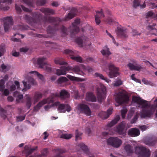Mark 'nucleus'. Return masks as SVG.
Returning <instances> with one entry per match:
<instances>
[{
    "label": "nucleus",
    "mask_w": 157,
    "mask_h": 157,
    "mask_svg": "<svg viewBox=\"0 0 157 157\" xmlns=\"http://www.w3.org/2000/svg\"><path fill=\"white\" fill-rule=\"evenodd\" d=\"M132 100L141 106L142 110L140 114L141 118L151 117L153 112L152 109L150 108V105L147 103L148 101L136 96L133 97Z\"/></svg>",
    "instance_id": "obj_1"
},
{
    "label": "nucleus",
    "mask_w": 157,
    "mask_h": 157,
    "mask_svg": "<svg viewBox=\"0 0 157 157\" xmlns=\"http://www.w3.org/2000/svg\"><path fill=\"white\" fill-rule=\"evenodd\" d=\"M62 21L61 19L58 17H47L46 16H44L42 19V22L44 24L47 23H53L52 25H49L47 29V33L50 34H53L56 31L59 29V24Z\"/></svg>",
    "instance_id": "obj_2"
},
{
    "label": "nucleus",
    "mask_w": 157,
    "mask_h": 157,
    "mask_svg": "<svg viewBox=\"0 0 157 157\" xmlns=\"http://www.w3.org/2000/svg\"><path fill=\"white\" fill-rule=\"evenodd\" d=\"M21 6L23 11L31 13V17L28 15L25 16V19L28 23L31 24L32 23H37L40 22L42 17L41 13L37 12H31L29 9L24 7L23 5H21Z\"/></svg>",
    "instance_id": "obj_3"
},
{
    "label": "nucleus",
    "mask_w": 157,
    "mask_h": 157,
    "mask_svg": "<svg viewBox=\"0 0 157 157\" xmlns=\"http://www.w3.org/2000/svg\"><path fill=\"white\" fill-rule=\"evenodd\" d=\"M135 153L138 155V157H150L151 152L150 150L143 146H136L135 149Z\"/></svg>",
    "instance_id": "obj_4"
},
{
    "label": "nucleus",
    "mask_w": 157,
    "mask_h": 157,
    "mask_svg": "<svg viewBox=\"0 0 157 157\" xmlns=\"http://www.w3.org/2000/svg\"><path fill=\"white\" fill-rule=\"evenodd\" d=\"M69 93L65 90H62L60 92L59 94L58 93L52 94L49 97L50 100L53 101V103L57 98L59 97L61 99L64 100L70 97Z\"/></svg>",
    "instance_id": "obj_5"
},
{
    "label": "nucleus",
    "mask_w": 157,
    "mask_h": 157,
    "mask_svg": "<svg viewBox=\"0 0 157 157\" xmlns=\"http://www.w3.org/2000/svg\"><path fill=\"white\" fill-rule=\"evenodd\" d=\"M115 100L118 105L127 103L129 100L128 95L122 92H119L115 95Z\"/></svg>",
    "instance_id": "obj_6"
},
{
    "label": "nucleus",
    "mask_w": 157,
    "mask_h": 157,
    "mask_svg": "<svg viewBox=\"0 0 157 157\" xmlns=\"http://www.w3.org/2000/svg\"><path fill=\"white\" fill-rule=\"evenodd\" d=\"M106 93V87L104 85L100 83L99 86L97 88V96L99 102H101L105 98Z\"/></svg>",
    "instance_id": "obj_7"
},
{
    "label": "nucleus",
    "mask_w": 157,
    "mask_h": 157,
    "mask_svg": "<svg viewBox=\"0 0 157 157\" xmlns=\"http://www.w3.org/2000/svg\"><path fill=\"white\" fill-rule=\"evenodd\" d=\"M45 59L44 57L39 58L37 60V64L40 68H43L48 72H50L52 68L49 64L45 62Z\"/></svg>",
    "instance_id": "obj_8"
},
{
    "label": "nucleus",
    "mask_w": 157,
    "mask_h": 157,
    "mask_svg": "<svg viewBox=\"0 0 157 157\" xmlns=\"http://www.w3.org/2000/svg\"><path fill=\"white\" fill-rule=\"evenodd\" d=\"M108 66L109 71L108 75L110 78L116 77L119 75V69L115 66L113 63H109Z\"/></svg>",
    "instance_id": "obj_9"
},
{
    "label": "nucleus",
    "mask_w": 157,
    "mask_h": 157,
    "mask_svg": "<svg viewBox=\"0 0 157 157\" xmlns=\"http://www.w3.org/2000/svg\"><path fill=\"white\" fill-rule=\"evenodd\" d=\"M4 30L5 32L9 31L13 24V21L12 17H7L3 18Z\"/></svg>",
    "instance_id": "obj_10"
},
{
    "label": "nucleus",
    "mask_w": 157,
    "mask_h": 157,
    "mask_svg": "<svg viewBox=\"0 0 157 157\" xmlns=\"http://www.w3.org/2000/svg\"><path fill=\"white\" fill-rule=\"evenodd\" d=\"M64 52L71 56V58L72 59L80 63L82 62V58L81 57L75 56L77 55L78 52L77 51H73L70 50L66 49L64 51Z\"/></svg>",
    "instance_id": "obj_11"
},
{
    "label": "nucleus",
    "mask_w": 157,
    "mask_h": 157,
    "mask_svg": "<svg viewBox=\"0 0 157 157\" xmlns=\"http://www.w3.org/2000/svg\"><path fill=\"white\" fill-rule=\"evenodd\" d=\"M80 23V20L78 19H75L72 24V26H70L68 29H70V32L72 37L77 33L79 31V28L77 26Z\"/></svg>",
    "instance_id": "obj_12"
},
{
    "label": "nucleus",
    "mask_w": 157,
    "mask_h": 157,
    "mask_svg": "<svg viewBox=\"0 0 157 157\" xmlns=\"http://www.w3.org/2000/svg\"><path fill=\"white\" fill-rule=\"evenodd\" d=\"M108 144L115 147H119L122 143V140L117 137H111L107 140Z\"/></svg>",
    "instance_id": "obj_13"
},
{
    "label": "nucleus",
    "mask_w": 157,
    "mask_h": 157,
    "mask_svg": "<svg viewBox=\"0 0 157 157\" xmlns=\"http://www.w3.org/2000/svg\"><path fill=\"white\" fill-rule=\"evenodd\" d=\"M78 109L81 113H84L87 116H90L91 115V110L88 105L82 103L78 105Z\"/></svg>",
    "instance_id": "obj_14"
},
{
    "label": "nucleus",
    "mask_w": 157,
    "mask_h": 157,
    "mask_svg": "<svg viewBox=\"0 0 157 157\" xmlns=\"http://www.w3.org/2000/svg\"><path fill=\"white\" fill-rule=\"evenodd\" d=\"M22 82L24 88L22 90V91L25 92L30 88L31 85L35 84V80L32 77H29L27 81L25 82V81H23Z\"/></svg>",
    "instance_id": "obj_15"
},
{
    "label": "nucleus",
    "mask_w": 157,
    "mask_h": 157,
    "mask_svg": "<svg viewBox=\"0 0 157 157\" xmlns=\"http://www.w3.org/2000/svg\"><path fill=\"white\" fill-rule=\"evenodd\" d=\"M131 62L132 63H129L127 65V66L130 70L139 71L143 69L142 67L137 63L135 60L132 59L131 60Z\"/></svg>",
    "instance_id": "obj_16"
},
{
    "label": "nucleus",
    "mask_w": 157,
    "mask_h": 157,
    "mask_svg": "<svg viewBox=\"0 0 157 157\" xmlns=\"http://www.w3.org/2000/svg\"><path fill=\"white\" fill-rule=\"evenodd\" d=\"M49 97L47 99H45L40 101L34 108L33 110L35 112L39 111L41 107L46 103L50 104L53 103V101L50 100Z\"/></svg>",
    "instance_id": "obj_17"
},
{
    "label": "nucleus",
    "mask_w": 157,
    "mask_h": 157,
    "mask_svg": "<svg viewBox=\"0 0 157 157\" xmlns=\"http://www.w3.org/2000/svg\"><path fill=\"white\" fill-rule=\"evenodd\" d=\"M125 124L123 122L119 124L117 127V132L120 135L125 136L126 135V131L125 130Z\"/></svg>",
    "instance_id": "obj_18"
},
{
    "label": "nucleus",
    "mask_w": 157,
    "mask_h": 157,
    "mask_svg": "<svg viewBox=\"0 0 157 157\" xmlns=\"http://www.w3.org/2000/svg\"><path fill=\"white\" fill-rule=\"evenodd\" d=\"M113 109L111 108L109 109L107 112L101 111L98 114L99 117L102 119H105L107 118L112 113Z\"/></svg>",
    "instance_id": "obj_19"
},
{
    "label": "nucleus",
    "mask_w": 157,
    "mask_h": 157,
    "mask_svg": "<svg viewBox=\"0 0 157 157\" xmlns=\"http://www.w3.org/2000/svg\"><path fill=\"white\" fill-rule=\"evenodd\" d=\"M139 130L136 128H130L128 131V135L132 137H136L138 136L140 134Z\"/></svg>",
    "instance_id": "obj_20"
},
{
    "label": "nucleus",
    "mask_w": 157,
    "mask_h": 157,
    "mask_svg": "<svg viewBox=\"0 0 157 157\" xmlns=\"http://www.w3.org/2000/svg\"><path fill=\"white\" fill-rule=\"evenodd\" d=\"M67 71H68L67 67L62 66L60 69H56V74L58 76L66 75Z\"/></svg>",
    "instance_id": "obj_21"
},
{
    "label": "nucleus",
    "mask_w": 157,
    "mask_h": 157,
    "mask_svg": "<svg viewBox=\"0 0 157 157\" xmlns=\"http://www.w3.org/2000/svg\"><path fill=\"white\" fill-rule=\"evenodd\" d=\"M86 99L87 101L95 102L97 101L96 96L91 92H88L86 93Z\"/></svg>",
    "instance_id": "obj_22"
},
{
    "label": "nucleus",
    "mask_w": 157,
    "mask_h": 157,
    "mask_svg": "<svg viewBox=\"0 0 157 157\" xmlns=\"http://www.w3.org/2000/svg\"><path fill=\"white\" fill-rule=\"evenodd\" d=\"M77 11V10L76 8H72L68 15L66 16L65 18V20L67 21L75 17L76 15Z\"/></svg>",
    "instance_id": "obj_23"
},
{
    "label": "nucleus",
    "mask_w": 157,
    "mask_h": 157,
    "mask_svg": "<svg viewBox=\"0 0 157 157\" xmlns=\"http://www.w3.org/2000/svg\"><path fill=\"white\" fill-rule=\"evenodd\" d=\"M117 35L122 38H126L128 36L127 34V31L125 29L122 28L118 27Z\"/></svg>",
    "instance_id": "obj_24"
},
{
    "label": "nucleus",
    "mask_w": 157,
    "mask_h": 157,
    "mask_svg": "<svg viewBox=\"0 0 157 157\" xmlns=\"http://www.w3.org/2000/svg\"><path fill=\"white\" fill-rule=\"evenodd\" d=\"M40 11L45 14H54L55 11L53 9L49 8H42L40 9Z\"/></svg>",
    "instance_id": "obj_25"
},
{
    "label": "nucleus",
    "mask_w": 157,
    "mask_h": 157,
    "mask_svg": "<svg viewBox=\"0 0 157 157\" xmlns=\"http://www.w3.org/2000/svg\"><path fill=\"white\" fill-rule=\"evenodd\" d=\"M55 105L58 106V110L60 113H65L66 112L65 104H60L59 102H56Z\"/></svg>",
    "instance_id": "obj_26"
},
{
    "label": "nucleus",
    "mask_w": 157,
    "mask_h": 157,
    "mask_svg": "<svg viewBox=\"0 0 157 157\" xmlns=\"http://www.w3.org/2000/svg\"><path fill=\"white\" fill-rule=\"evenodd\" d=\"M101 52L103 56L106 57H108L111 54L109 48L106 46L104 48V49L101 51Z\"/></svg>",
    "instance_id": "obj_27"
},
{
    "label": "nucleus",
    "mask_w": 157,
    "mask_h": 157,
    "mask_svg": "<svg viewBox=\"0 0 157 157\" xmlns=\"http://www.w3.org/2000/svg\"><path fill=\"white\" fill-rule=\"evenodd\" d=\"M28 27L22 25H17L13 27V29L15 30L22 31L27 29Z\"/></svg>",
    "instance_id": "obj_28"
},
{
    "label": "nucleus",
    "mask_w": 157,
    "mask_h": 157,
    "mask_svg": "<svg viewBox=\"0 0 157 157\" xmlns=\"http://www.w3.org/2000/svg\"><path fill=\"white\" fill-rule=\"evenodd\" d=\"M124 149L128 155H130L133 153V147L130 144H127L124 146Z\"/></svg>",
    "instance_id": "obj_29"
},
{
    "label": "nucleus",
    "mask_w": 157,
    "mask_h": 157,
    "mask_svg": "<svg viewBox=\"0 0 157 157\" xmlns=\"http://www.w3.org/2000/svg\"><path fill=\"white\" fill-rule=\"evenodd\" d=\"M77 146L80 147L86 154H88L89 153V149L87 146L83 143H80L78 144Z\"/></svg>",
    "instance_id": "obj_30"
},
{
    "label": "nucleus",
    "mask_w": 157,
    "mask_h": 157,
    "mask_svg": "<svg viewBox=\"0 0 157 157\" xmlns=\"http://www.w3.org/2000/svg\"><path fill=\"white\" fill-rule=\"evenodd\" d=\"M68 71H71L77 74H79L80 70L79 67L78 66L75 67L67 66Z\"/></svg>",
    "instance_id": "obj_31"
},
{
    "label": "nucleus",
    "mask_w": 157,
    "mask_h": 157,
    "mask_svg": "<svg viewBox=\"0 0 157 157\" xmlns=\"http://www.w3.org/2000/svg\"><path fill=\"white\" fill-rule=\"evenodd\" d=\"M120 117L119 116H117L113 120L110 122L108 124V127H111L113 126L117 123L118 121L120 120Z\"/></svg>",
    "instance_id": "obj_32"
},
{
    "label": "nucleus",
    "mask_w": 157,
    "mask_h": 157,
    "mask_svg": "<svg viewBox=\"0 0 157 157\" xmlns=\"http://www.w3.org/2000/svg\"><path fill=\"white\" fill-rule=\"evenodd\" d=\"M140 2L139 0H134L133 2V6L134 8L140 6L141 8H144L146 7V4L145 2L142 5H140Z\"/></svg>",
    "instance_id": "obj_33"
},
{
    "label": "nucleus",
    "mask_w": 157,
    "mask_h": 157,
    "mask_svg": "<svg viewBox=\"0 0 157 157\" xmlns=\"http://www.w3.org/2000/svg\"><path fill=\"white\" fill-rule=\"evenodd\" d=\"M94 76L96 77H99L100 79L104 80L107 83H109L110 82V80L107 78L106 77H104L103 75L101 74L95 73L94 74Z\"/></svg>",
    "instance_id": "obj_34"
},
{
    "label": "nucleus",
    "mask_w": 157,
    "mask_h": 157,
    "mask_svg": "<svg viewBox=\"0 0 157 157\" xmlns=\"http://www.w3.org/2000/svg\"><path fill=\"white\" fill-rule=\"evenodd\" d=\"M40 155H37L35 156H30L29 157H45L46 156L48 153V149L46 148L42 150L41 151Z\"/></svg>",
    "instance_id": "obj_35"
},
{
    "label": "nucleus",
    "mask_w": 157,
    "mask_h": 157,
    "mask_svg": "<svg viewBox=\"0 0 157 157\" xmlns=\"http://www.w3.org/2000/svg\"><path fill=\"white\" fill-rule=\"evenodd\" d=\"M55 62L56 64L60 65H66L67 64V63L64 61L63 58H56L55 59Z\"/></svg>",
    "instance_id": "obj_36"
},
{
    "label": "nucleus",
    "mask_w": 157,
    "mask_h": 157,
    "mask_svg": "<svg viewBox=\"0 0 157 157\" xmlns=\"http://www.w3.org/2000/svg\"><path fill=\"white\" fill-rule=\"evenodd\" d=\"M67 76L68 79L72 81H84V80L83 79L75 77L69 75H68Z\"/></svg>",
    "instance_id": "obj_37"
},
{
    "label": "nucleus",
    "mask_w": 157,
    "mask_h": 157,
    "mask_svg": "<svg viewBox=\"0 0 157 157\" xmlns=\"http://www.w3.org/2000/svg\"><path fill=\"white\" fill-rule=\"evenodd\" d=\"M13 96L15 97H17L16 100L17 102H18L19 100L22 99L23 97V94H20L17 91H15L13 93Z\"/></svg>",
    "instance_id": "obj_38"
},
{
    "label": "nucleus",
    "mask_w": 157,
    "mask_h": 157,
    "mask_svg": "<svg viewBox=\"0 0 157 157\" xmlns=\"http://www.w3.org/2000/svg\"><path fill=\"white\" fill-rule=\"evenodd\" d=\"M26 105L28 109H29L32 105V100L31 98L28 95L26 96Z\"/></svg>",
    "instance_id": "obj_39"
},
{
    "label": "nucleus",
    "mask_w": 157,
    "mask_h": 157,
    "mask_svg": "<svg viewBox=\"0 0 157 157\" xmlns=\"http://www.w3.org/2000/svg\"><path fill=\"white\" fill-rule=\"evenodd\" d=\"M68 81V79L65 77H59L57 80V82L58 84H61L64 82H67Z\"/></svg>",
    "instance_id": "obj_40"
},
{
    "label": "nucleus",
    "mask_w": 157,
    "mask_h": 157,
    "mask_svg": "<svg viewBox=\"0 0 157 157\" xmlns=\"http://www.w3.org/2000/svg\"><path fill=\"white\" fill-rule=\"evenodd\" d=\"M29 73L31 74H33L35 75H36L38 78L41 81H43L44 80V78L43 76L37 71H32L30 72Z\"/></svg>",
    "instance_id": "obj_41"
},
{
    "label": "nucleus",
    "mask_w": 157,
    "mask_h": 157,
    "mask_svg": "<svg viewBox=\"0 0 157 157\" xmlns=\"http://www.w3.org/2000/svg\"><path fill=\"white\" fill-rule=\"evenodd\" d=\"M42 94L39 92L36 93L34 96V99L35 101L37 102L39 99L42 97Z\"/></svg>",
    "instance_id": "obj_42"
},
{
    "label": "nucleus",
    "mask_w": 157,
    "mask_h": 157,
    "mask_svg": "<svg viewBox=\"0 0 157 157\" xmlns=\"http://www.w3.org/2000/svg\"><path fill=\"white\" fill-rule=\"evenodd\" d=\"M0 67L2 69V71L4 73L6 72L10 69V67L6 65L4 63L2 64Z\"/></svg>",
    "instance_id": "obj_43"
},
{
    "label": "nucleus",
    "mask_w": 157,
    "mask_h": 157,
    "mask_svg": "<svg viewBox=\"0 0 157 157\" xmlns=\"http://www.w3.org/2000/svg\"><path fill=\"white\" fill-rule=\"evenodd\" d=\"M22 1L28 6L33 7V4L32 0H22Z\"/></svg>",
    "instance_id": "obj_44"
},
{
    "label": "nucleus",
    "mask_w": 157,
    "mask_h": 157,
    "mask_svg": "<svg viewBox=\"0 0 157 157\" xmlns=\"http://www.w3.org/2000/svg\"><path fill=\"white\" fill-rule=\"evenodd\" d=\"M82 134V133L79 132L78 130H76L75 131V140L76 141L78 140L81 139V136Z\"/></svg>",
    "instance_id": "obj_45"
},
{
    "label": "nucleus",
    "mask_w": 157,
    "mask_h": 157,
    "mask_svg": "<svg viewBox=\"0 0 157 157\" xmlns=\"http://www.w3.org/2000/svg\"><path fill=\"white\" fill-rule=\"evenodd\" d=\"M5 81L3 79L0 80V91L2 93L4 89L5 86H4Z\"/></svg>",
    "instance_id": "obj_46"
},
{
    "label": "nucleus",
    "mask_w": 157,
    "mask_h": 157,
    "mask_svg": "<svg viewBox=\"0 0 157 157\" xmlns=\"http://www.w3.org/2000/svg\"><path fill=\"white\" fill-rule=\"evenodd\" d=\"M156 25V24L153 23L152 25H148V27L150 29L151 31H152V32L153 31V32L155 33L157 32V29L155 28Z\"/></svg>",
    "instance_id": "obj_47"
},
{
    "label": "nucleus",
    "mask_w": 157,
    "mask_h": 157,
    "mask_svg": "<svg viewBox=\"0 0 157 157\" xmlns=\"http://www.w3.org/2000/svg\"><path fill=\"white\" fill-rule=\"evenodd\" d=\"M71 137V136L70 134H62L60 136V138L65 139H68Z\"/></svg>",
    "instance_id": "obj_48"
},
{
    "label": "nucleus",
    "mask_w": 157,
    "mask_h": 157,
    "mask_svg": "<svg viewBox=\"0 0 157 157\" xmlns=\"http://www.w3.org/2000/svg\"><path fill=\"white\" fill-rule=\"evenodd\" d=\"M106 33H107L108 36L110 37L112 39L113 41V43L117 46L118 45V43L116 42L115 41V40L114 38V37L112 36L111 34L109 33L107 30H106Z\"/></svg>",
    "instance_id": "obj_49"
},
{
    "label": "nucleus",
    "mask_w": 157,
    "mask_h": 157,
    "mask_svg": "<svg viewBox=\"0 0 157 157\" xmlns=\"http://www.w3.org/2000/svg\"><path fill=\"white\" fill-rule=\"evenodd\" d=\"M127 111L128 110L125 108H124L121 110V115L123 119L125 118Z\"/></svg>",
    "instance_id": "obj_50"
},
{
    "label": "nucleus",
    "mask_w": 157,
    "mask_h": 157,
    "mask_svg": "<svg viewBox=\"0 0 157 157\" xmlns=\"http://www.w3.org/2000/svg\"><path fill=\"white\" fill-rule=\"evenodd\" d=\"M96 14L95 15H97L100 18L104 17V15L103 13L102 9H101L100 11H97L96 12Z\"/></svg>",
    "instance_id": "obj_51"
},
{
    "label": "nucleus",
    "mask_w": 157,
    "mask_h": 157,
    "mask_svg": "<svg viewBox=\"0 0 157 157\" xmlns=\"http://www.w3.org/2000/svg\"><path fill=\"white\" fill-rule=\"evenodd\" d=\"M46 3L45 0H38L37 1L36 4L37 5L44 6Z\"/></svg>",
    "instance_id": "obj_52"
},
{
    "label": "nucleus",
    "mask_w": 157,
    "mask_h": 157,
    "mask_svg": "<svg viewBox=\"0 0 157 157\" xmlns=\"http://www.w3.org/2000/svg\"><path fill=\"white\" fill-rule=\"evenodd\" d=\"M37 147L36 146L30 149L27 152V154L28 155H30L34 151L36 150L37 149Z\"/></svg>",
    "instance_id": "obj_53"
},
{
    "label": "nucleus",
    "mask_w": 157,
    "mask_h": 157,
    "mask_svg": "<svg viewBox=\"0 0 157 157\" xmlns=\"http://www.w3.org/2000/svg\"><path fill=\"white\" fill-rule=\"evenodd\" d=\"M75 41L79 45L81 46H82L83 43V41L82 39L80 37L77 38Z\"/></svg>",
    "instance_id": "obj_54"
},
{
    "label": "nucleus",
    "mask_w": 157,
    "mask_h": 157,
    "mask_svg": "<svg viewBox=\"0 0 157 157\" xmlns=\"http://www.w3.org/2000/svg\"><path fill=\"white\" fill-rule=\"evenodd\" d=\"M60 29L63 33L64 34H67V29L63 25L60 26Z\"/></svg>",
    "instance_id": "obj_55"
},
{
    "label": "nucleus",
    "mask_w": 157,
    "mask_h": 157,
    "mask_svg": "<svg viewBox=\"0 0 157 157\" xmlns=\"http://www.w3.org/2000/svg\"><path fill=\"white\" fill-rule=\"evenodd\" d=\"M122 81L120 79H118L116 81L114 84V86H119L122 84Z\"/></svg>",
    "instance_id": "obj_56"
},
{
    "label": "nucleus",
    "mask_w": 157,
    "mask_h": 157,
    "mask_svg": "<svg viewBox=\"0 0 157 157\" xmlns=\"http://www.w3.org/2000/svg\"><path fill=\"white\" fill-rule=\"evenodd\" d=\"M138 118V114L136 113V115L134 116V117L132 119L131 121V123H136V121Z\"/></svg>",
    "instance_id": "obj_57"
},
{
    "label": "nucleus",
    "mask_w": 157,
    "mask_h": 157,
    "mask_svg": "<svg viewBox=\"0 0 157 157\" xmlns=\"http://www.w3.org/2000/svg\"><path fill=\"white\" fill-rule=\"evenodd\" d=\"M6 51L5 45L4 44H2L0 45V51L2 52L3 53L5 52Z\"/></svg>",
    "instance_id": "obj_58"
},
{
    "label": "nucleus",
    "mask_w": 157,
    "mask_h": 157,
    "mask_svg": "<svg viewBox=\"0 0 157 157\" xmlns=\"http://www.w3.org/2000/svg\"><path fill=\"white\" fill-rule=\"evenodd\" d=\"M2 92H3L2 94L6 96H8L10 94L9 90L8 89L4 90Z\"/></svg>",
    "instance_id": "obj_59"
},
{
    "label": "nucleus",
    "mask_w": 157,
    "mask_h": 157,
    "mask_svg": "<svg viewBox=\"0 0 157 157\" xmlns=\"http://www.w3.org/2000/svg\"><path fill=\"white\" fill-rule=\"evenodd\" d=\"M95 21L96 24L99 25L101 22L100 18L97 15H95Z\"/></svg>",
    "instance_id": "obj_60"
},
{
    "label": "nucleus",
    "mask_w": 157,
    "mask_h": 157,
    "mask_svg": "<svg viewBox=\"0 0 157 157\" xmlns=\"http://www.w3.org/2000/svg\"><path fill=\"white\" fill-rule=\"evenodd\" d=\"M65 110L67 112H70L71 110V107L68 104H65Z\"/></svg>",
    "instance_id": "obj_61"
},
{
    "label": "nucleus",
    "mask_w": 157,
    "mask_h": 157,
    "mask_svg": "<svg viewBox=\"0 0 157 157\" xmlns=\"http://www.w3.org/2000/svg\"><path fill=\"white\" fill-rule=\"evenodd\" d=\"M15 7L16 10L18 13H21L22 10L20 6L19 5H18L17 4H16L15 5Z\"/></svg>",
    "instance_id": "obj_62"
},
{
    "label": "nucleus",
    "mask_w": 157,
    "mask_h": 157,
    "mask_svg": "<svg viewBox=\"0 0 157 157\" xmlns=\"http://www.w3.org/2000/svg\"><path fill=\"white\" fill-rule=\"evenodd\" d=\"M25 118V116H20L17 117V119L18 121H22L24 120Z\"/></svg>",
    "instance_id": "obj_63"
},
{
    "label": "nucleus",
    "mask_w": 157,
    "mask_h": 157,
    "mask_svg": "<svg viewBox=\"0 0 157 157\" xmlns=\"http://www.w3.org/2000/svg\"><path fill=\"white\" fill-rule=\"evenodd\" d=\"M153 15V13L151 11H149L146 13V17L147 18L151 17Z\"/></svg>",
    "instance_id": "obj_64"
}]
</instances>
